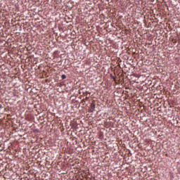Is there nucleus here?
I'll use <instances>...</instances> for the list:
<instances>
[{"label":"nucleus","instance_id":"1","mask_svg":"<svg viewBox=\"0 0 180 180\" xmlns=\"http://www.w3.org/2000/svg\"><path fill=\"white\" fill-rule=\"evenodd\" d=\"M95 108H96V105H95L94 103H91V108H90V112L91 113H94V112H95Z\"/></svg>","mask_w":180,"mask_h":180},{"label":"nucleus","instance_id":"2","mask_svg":"<svg viewBox=\"0 0 180 180\" xmlns=\"http://www.w3.org/2000/svg\"><path fill=\"white\" fill-rule=\"evenodd\" d=\"M65 78H67V76H65V75H63L62 79H65Z\"/></svg>","mask_w":180,"mask_h":180}]
</instances>
